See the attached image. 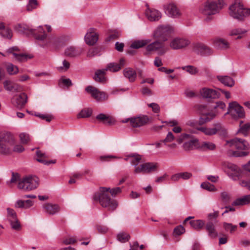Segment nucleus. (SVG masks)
I'll use <instances>...</instances> for the list:
<instances>
[{
  "mask_svg": "<svg viewBox=\"0 0 250 250\" xmlns=\"http://www.w3.org/2000/svg\"><path fill=\"white\" fill-rule=\"evenodd\" d=\"M146 15L150 21H157L161 18V13L156 9H148L146 11Z\"/></svg>",
  "mask_w": 250,
  "mask_h": 250,
  "instance_id": "obj_32",
  "label": "nucleus"
},
{
  "mask_svg": "<svg viewBox=\"0 0 250 250\" xmlns=\"http://www.w3.org/2000/svg\"><path fill=\"white\" fill-rule=\"evenodd\" d=\"M201 187L209 191H215L217 190L214 185L210 184L208 182L202 183L201 185Z\"/></svg>",
  "mask_w": 250,
  "mask_h": 250,
  "instance_id": "obj_50",
  "label": "nucleus"
},
{
  "mask_svg": "<svg viewBox=\"0 0 250 250\" xmlns=\"http://www.w3.org/2000/svg\"><path fill=\"white\" fill-rule=\"evenodd\" d=\"M149 107H151L152 111L156 113H158L160 111V106L156 103H153L147 104Z\"/></svg>",
  "mask_w": 250,
  "mask_h": 250,
  "instance_id": "obj_61",
  "label": "nucleus"
},
{
  "mask_svg": "<svg viewBox=\"0 0 250 250\" xmlns=\"http://www.w3.org/2000/svg\"><path fill=\"white\" fill-rule=\"evenodd\" d=\"M21 142L23 144H27L30 141V136L26 133H21L19 135Z\"/></svg>",
  "mask_w": 250,
  "mask_h": 250,
  "instance_id": "obj_52",
  "label": "nucleus"
},
{
  "mask_svg": "<svg viewBox=\"0 0 250 250\" xmlns=\"http://www.w3.org/2000/svg\"><path fill=\"white\" fill-rule=\"evenodd\" d=\"M3 85L5 89L10 91H19L21 89L19 85L13 83L9 81H5L4 82Z\"/></svg>",
  "mask_w": 250,
  "mask_h": 250,
  "instance_id": "obj_39",
  "label": "nucleus"
},
{
  "mask_svg": "<svg viewBox=\"0 0 250 250\" xmlns=\"http://www.w3.org/2000/svg\"><path fill=\"white\" fill-rule=\"evenodd\" d=\"M14 143V138L10 132H0V154H9L11 151V146Z\"/></svg>",
  "mask_w": 250,
  "mask_h": 250,
  "instance_id": "obj_4",
  "label": "nucleus"
},
{
  "mask_svg": "<svg viewBox=\"0 0 250 250\" xmlns=\"http://www.w3.org/2000/svg\"><path fill=\"white\" fill-rule=\"evenodd\" d=\"M150 42L149 40L135 41L132 43L130 47L132 48L138 49L147 44Z\"/></svg>",
  "mask_w": 250,
  "mask_h": 250,
  "instance_id": "obj_41",
  "label": "nucleus"
},
{
  "mask_svg": "<svg viewBox=\"0 0 250 250\" xmlns=\"http://www.w3.org/2000/svg\"><path fill=\"white\" fill-rule=\"evenodd\" d=\"M124 75L127 78L130 82H134L136 78V72L131 68H126L124 70Z\"/></svg>",
  "mask_w": 250,
  "mask_h": 250,
  "instance_id": "obj_35",
  "label": "nucleus"
},
{
  "mask_svg": "<svg viewBox=\"0 0 250 250\" xmlns=\"http://www.w3.org/2000/svg\"><path fill=\"white\" fill-rule=\"evenodd\" d=\"M250 203V195L244 196L237 198L232 203V206H243Z\"/></svg>",
  "mask_w": 250,
  "mask_h": 250,
  "instance_id": "obj_34",
  "label": "nucleus"
},
{
  "mask_svg": "<svg viewBox=\"0 0 250 250\" xmlns=\"http://www.w3.org/2000/svg\"><path fill=\"white\" fill-rule=\"evenodd\" d=\"M226 107V105L225 103L222 101H219L216 103L215 105L213 107V108L214 110H216L219 108L223 111L225 109Z\"/></svg>",
  "mask_w": 250,
  "mask_h": 250,
  "instance_id": "obj_62",
  "label": "nucleus"
},
{
  "mask_svg": "<svg viewBox=\"0 0 250 250\" xmlns=\"http://www.w3.org/2000/svg\"><path fill=\"white\" fill-rule=\"evenodd\" d=\"M110 188H101L100 191L95 194L93 199L95 201H98L100 205L104 208H108V210H113L118 206L116 201L111 200L107 193Z\"/></svg>",
  "mask_w": 250,
  "mask_h": 250,
  "instance_id": "obj_1",
  "label": "nucleus"
},
{
  "mask_svg": "<svg viewBox=\"0 0 250 250\" xmlns=\"http://www.w3.org/2000/svg\"><path fill=\"white\" fill-rule=\"evenodd\" d=\"M229 10L230 15L240 21H243L250 15V8L244 7L243 3L238 0L230 6Z\"/></svg>",
  "mask_w": 250,
  "mask_h": 250,
  "instance_id": "obj_2",
  "label": "nucleus"
},
{
  "mask_svg": "<svg viewBox=\"0 0 250 250\" xmlns=\"http://www.w3.org/2000/svg\"><path fill=\"white\" fill-rule=\"evenodd\" d=\"M185 232V229L181 225H179L177 227H176L174 229L173 231V234L175 235H180L184 233Z\"/></svg>",
  "mask_w": 250,
  "mask_h": 250,
  "instance_id": "obj_53",
  "label": "nucleus"
},
{
  "mask_svg": "<svg viewBox=\"0 0 250 250\" xmlns=\"http://www.w3.org/2000/svg\"><path fill=\"white\" fill-rule=\"evenodd\" d=\"M207 107L205 105H201L199 106V110L200 113L203 115L199 120L200 125L204 124L212 120L216 116V114L207 111Z\"/></svg>",
  "mask_w": 250,
  "mask_h": 250,
  "instance_id": "obj_14",
  "label": "nucleus"
},
{
  "mask_svg": "<svg viewBox=\"0 0 250 250\" xmlns=\"http://www.w3.org/2000/svg\"><path fill=\"white\" fill-rule=\"evenodd\" d=\"M173 31L172 27L169 25L159 26L153 33V37L156 39H159L162 42L167 41V37Z\"/></svg>",
  "mask_w": 250,
  "mask_h": 250,
  "instance_id": "obj_7",
  "label": "nucleus"
},
{
  "mask_svg": "<svg viewBox=\"0 0 250 250\" xmlns=\"http://www.w3.org/2000/svg\"><path fill=\"white\" fill-rule=\"evenodd\" d=\"M7 219L10 223L11 229L16 231H20L21 229V226L19 220L17 213L12 208H7Z\"/></svg>",
  "mask_w": 250,
  "mask_h": 250,
  "instance_id": "obj_9",
  "label": "nucleus"
},
{
  "mask_svg": "<svg viewBox=\"0 0 250 250\" xmlns=\"http://www.w3.org/2000/svg\"><path fill=\"white\" fill-rule=\"evenodd\" d=\"M85 90L87 93L90 94L91 96L97 101L103 102L108 99V95L105 92L101 91L91 85L87 86Z\"/></svg>",
  "mask_w": 250,
  "mask_h": 250,
  "instance_id": "obj_10",
  "label": "nucleus"
},
{
  "mask_svg": "<svg viewBox=\"0 0 250 250\" xmlns=\"http://www.w3.org/2000/svg\"><path fill=\"white\" fill-rule=\"evenodd\" d=\"M227 143L232 148L237 149L247 150L249 148L248 142L241 139L234 138L229 141H227Z\"/></svg>",
  "mask_w": 250,
  "mask_h": 250,
  "instance_id": "obj_16",
  "label": "nucleus"
},
{
  "mask_svg": "<svg viewBox=\"0 0 250 250\" xmlns=\"http://www.w3.org/2000/svg\"><path fill=\"white\" fill-rule=\"evenodd\" d=\"M190 42L188 39L177 38L171 41L170 46L173 49H180L186 47L189 44Z\"/></svg>",
  "mask_w": 250,
  "mask_h": 250,
  "instance_id": "obj_17",
  "label": "nucleus"
},
{
  "mask_svg": "<svg viewBox=\"0 0 250 250\" xmlns=\"http://www.w3.org/2000/svg\"><path fill=\"white\" fill-rule=\"evenodd\" d=\"M175 139V137L173 134V133L171 132H169L166 138L164 140H163V142L164 143V145H166L167 143H169L172 142L174 139Z\"/></svg>",
  "mask_w": 250,
  "mask_h": 250,
  "instance_id": "obj_59",
  "label": "nucleus"
},
{
  "mask_svg": "<svg viewBox=\"0 0 250 250\" xmlns=\"http://www.w3.org/2000/svg\"><path fill=\"white\" fill-rule=\"evenodd\" d=\"M35 116L45 120L47 122H50L53 119V116L49 114H36Z\"/></svg>",
  "mask_w": 250,
  "mask_h": 250,
  "instance_id": "obj_57",
  "label": "nucleus"
},
{
  "mask_svg": "<svg viewBox=\"0 0 250 250\" xmlns=\"http://www.w3.org/2000/svg\"><path fill=\"white\" fill-rule=\"evenodd\" d=\"M92 113V110L90 108L83 109L77 115L78 118H84L89 117Z\"/></svg>",
  "mask_w": 250,
  "mask_h": 250,
  "instance_id": "obj_43",
  "label": "nucleus"
},
{
  "mask_svg": "<svg viewBox=\"0 0 250 250\" xmlns=\"http://www.w3.org/2000/svg\"><path fill=\"white\" fill-rule=\"evenodd\" d=\"M65 43L64 37L62 36L55 37H50L48 38L46 44L51 45L55 48H58Z\"/></svg>",
  "mask_w": 250,
  "mask_h": 250,
  "instance_id": "obj_23",
  "label": "nucleus"
},
{
  "mask_svg": "<svg viewBox=\"0 0 250 250\" xmlns=\"http://www.w3.org/2000/svg\"><path fill=\"white\" fill-rule=\"evenodd\" d=\"M98 39V35L93 28L90 29L84 37L86 43L89 45H93L96 43Z\"/></svg>",
  "mask_w": 250,
  "mask_h": 250,
  "instance_id": "obj_22",
  "label": "nucleus"
},
{
  "mask_svg": "<svg viewBox=\"0 0 250 250\" xmlns=\"http://www.w3.org/2000/svg\"><path fill=\"white\" fill-rule=\"evenodd\" d=\"M96 119L102 122L103 124L108 125H112L114 124L115 120L110 116L101 113L97 115Z\"/></svg>",
  "mask_w": 250,
  "mask_h": 250,
  "instance_id": "obj_31",
  "label": "nucleus"
},
{
  "mask_svg": "<svg viewBox=\"0 0 250 250\" xmlns=\"http://www.w3.org/2000/svg\"><path fill=\"white\" fill-rule=\"evenodd\" d=\"M44 211L48 214L53 215L60 211L58 205L46 203L42 206Z\"/></svg>",
  "mask_w": 250,
  "mask_h": 250,
  "instance_id": "obj_30",
  "label": "nucleus"
},
{
  "mask_svg": "<svg viewBox=\"0 0 250 250\" xmlns=\"http://www.w3.org/2000/svg\"><path fill=\"white\" fill-rule=\"evenodd\" d=\"M227 167L229 169L228 171L229 176L233 180H238L241 175L240 169L235 165L231 163H228Z\"/></svg>",
  "mask_w": 250,
  "mask_h": 250,
  "instance_id": "obj_21",
  "label": "nucleus"
},
{
  "mask_svg": "<svg viewBox=\"0 0 250 250\" xmlns=\"http://www.w3.org/2000/svg\"><path fill=\"white\" fill-rule=\"evenodd\" d=\"M36 155L37 157L36 160L44 165H49L51 164H55L56 163V160H55L50 161L46 160V159L48 157V155L39 150L36 151Z\"/></svg>",
  "mask_w": 250,
  "mask_h": 250,
  "instance_id": "obj_27",
  "label": "nucleus"
},
{
  "mask_svg": "<svg viewBox=\"0 0 250 250\" xmlns=\"http://www.w3.org/2000/svg\"><path fill=\"white\" fill-rule=\"evenodd\" d=\"M39 185V179L35 176H26L19 180L18 188L24 191L36 189Z\"/></svg>",
  "mask_w": 250,
  "mask_h": 250,
  "instance_id": "obj_5",
  "label": "nucleus"
},
{
  "mask_svg": "<svg viewBox=\"0 0 250 250\" xmlns=\"http://www.w3.org/2000/svg\"><path fill=\"white\" fill-rule=\"evenodd\" d=\"M157 166L152 163H146L136 167L134 172L136 174L140 173H148L156 170Z\"/></svg>",
  "mask_w": 250,
  "mask_h": 250,
  "instance_id": "obj_15",
  "label": "nucleus"
},
{
  "mask_svg": "<svg viewBox=\"0 0 250 250\" xmlns=\"http://www.w3.org/2000/svg\"><path fill=\"white\" fill-rule=\"evenodd\" d=\"M200 94L204 98L217 99L220 97V93L216 90L204 87L200 90Z\"/></svg>",
  "mask_w": 250,
  "mask_h": 250,
  "instance_id": "obj_20",
  "label": "nucleus"
},
{
  "mask_svg": "<svg viewBox=\"0 0 250 250\" xmlns=\"http://www.w3.org/2000/svg\"><path fill=\"white\" fill-rule=\"evenodd\" d=\"M83 51L82 48H76L74 46H69L66 48L65 54L69 57H75L80 55Z\"/></svg>",
  "mask_w": 250,
  "mask_h": 250,
  "instance_id": "obj_29",
  "label": "nucleus"
},
{
  "mask_svg": "<svg viewBox=\"0 0 250 250\" xmlns=\"http://www.w3.org/2000/svg\"><path fill=\"white\" fill-rule=\"evenodd\" d=\"M213 128H207L205 127H201L198 128V130H200L204 133L207 135H212L217 133L218 131L223 130V126L222 125L217 123L213 125Z\"/></svg>",
  "mask_w": 250,
  "mask_h": 250,
  "instance_id": "obj_19",
  "label": "nucleus"
},
{
  "mask_svg": "<svg viewBox=\"0 0 250 250\" xmlns=\"http://www.w3.org/2000/svg\"><path fill=\"white\" fill-rule=\"evenodd\" d=\"M105 69H99L95 72L94 79L95 81L103 83L105 81V75L106 73Z\"/></svg>",
  "mask_w": 250,
  "mask_h": 250,
  "instance_id": "obj_37",
  "label": "nucleus"
},
{
  "mask_svg": "<svg viewBox=\"0 0 250 250\" xmlns=\"http://www.w3.org/2000/svg\"><path fill=\"white\" fill-rule=\"evenodd\" d=\"M201 147L204 150H213L215 148V145L209 142H204L201 145Z\"/></svg>",
  "mask_w": 250,
  "mask_h": 250,
  "instance_id": "obj_48",
  "label": "nucleus"
},
{
  "mask_svg": "<svg viewBox=\"0 0 250 250\" xmlns=\"http://www.w3.org/2000/svg\"><path fill=\"white\" fill-rule=\"evenodd\" d=\"M205 228L208 235L210 237L215 238L218 236V232L216 230L215 225L212 222H208L206 224Z\"/></svg>",
  "mask_w": 250,
  "mask_h": 250,
  "instance_id": "obj_33",
  "label": "nucleus"
},
{
  "mask_svg": "<svg viewBox=\"0 0 250 250\" xmlns=\"http://www.w3.org/2000/svg\"><path fill=\"white\" fill-rule=\"evenodd\" d=\"M223 226L225 229L227 230H229L230 232L234 231L236 229V226L233 225L230 223H224Z\"/></svg>",
  "mask_w": 250,
  "mask_h": 250,
  "instance_id": "obj_58",
  "label": "nucleus"
},
{
  "mask_svg": "<svg viewBox=\"0 0 250 250\" xmlns=\"http://www.w3.org/2000/svg\"><path fill=\"white\" fill-rule=\"evenodd\" d=\"M193 51L203 56H208L212 53V50L208 46L202 42H195L192 44Z\"/></svg>",
  "mask_w": 250,
  "mask_h": 250,
  "instance_id": "obj_12",
  "label": "nucleus"
},
{
  "mask_svg": "<svg viewBox=\"0 0 250 250\" xmlns=\"http://www.w3.org/2000/svg\"><path fill=\"white\" fill-rule=\"evenodd\" d=\"M191 227L197 230H200L204 227L205 223L202 220H195L189 222Z\"/></svg>",
  "mask_w": 250,
  "mask_h": 250,
  "instance_id": "obj_40",
  "label": "nucleus"
},
{
  "mask_svg": "<svg viewBox=\"0 0 250 250\" xmlns=\"http://www.w3.org/2000/svg\"><path fill=\"white\" fill-rule=\"evenodd\" d=\"M165 13L170 17H177L181 15V13L176 5L173 3H169L165 5Z\"/></svg>",
  "mask_w": 250,
  "mask_h": 250,
  "instance_id": "obj_24",
  "label": "nucleus"
},
{
  "mask_svg": "<svg viewBox=\"0 0 250 250\" xmlns=\"http://www.w3.org/2000/svg\"><path fill=\"white\" fill-rule=\"evenodd\" d=\"M188 139H190V140L185 142L183 146V148L186 151L192 149L196 147L198 140L197 139H191V136L187 133L181 134L177 139V142L179 144H181L184 141Z\"/></svg>",
  "mask_w": 250,
  "mask_h": 250,
  "instance_id": "obj_8",
  "label": "nucleus"
},
{
  "mask_svg": "<svg viewBox=\"0 0 250 250\" xmlns=\"http://www.w3.org/2000/svg\"><path fill=\"white\" fill-rule=\"evenodd\" d=\"M247 31L245 29L235 28L229 31V35L231 36H236L245 34Z\"/></svg>",
  "mask_w": 250,
  "mask_h": 250,
  "instance_id": "obj_49",
  "label": "nucleus"
},
{
  "mask_svg": "<svg viewBox=\"0 0 250 250\" xmlns=\"http://www.w3.org/2000/svg\"><path fill=\"white\" fill-rule=\"evenodd\" d=\"M146 50L149 53L158 51V54L161 55L165 53L167 49L165 46L163 42L156 41L147 45L146 47Z\"/></svg>",
  "mask_w": 250,
  "mask_h": 250,
  "instance_id": "obj_11",
  "label": "nucleus"
},
{
  "mask_svg": "<svg viewBox=\"0 0 250 250\" xmlns=\"http://www.w3.org/2000/svg\"><path fill=\"white\" fill-rule=\"evenodd\" d=\"M27 102V96L24 93L14 96L11 99L12 105L18 109H21L24 107Z\"/></svg>",
  "mask_w": 250,
  "mask_h": 250,
  "instance_id": "obj_13",
  "label": "nucleus"
},
{
  "mask_svg": "<svg viewBox=\"0 0 250 250\" xmlns=\"http://www.w3.org/2000/svg\"><path fill=\"white\" fill-rule=\"evenodd\" d=\"M125 60L123 58L120 60L119 63L111 62L108 63L106 68H104L105 70L109 71L112 72H115L119 71L122 67L125 65Z\"/></svg>",
  "mask_w": 250,
  "mask_h": 250,
  "instance_id": "obj_25",
  "label": "nucleus"
},
{
  "mask_svg": "<svg viewBox=\"0 0 250 250\" xmlns=\"http://www.w3.org/2000/svg\"><path fill=\"white\" fill-rule=\"evenodd\" d=\"M6 71L9 75H16L19 72L18 67L11 63L6 65Z\"/></svg>",
  "mask_w": 250,
  "mask_h": 250,
  "instance_id": "obj_45",
  "label": "nucleus"
},
{
  "mask_svg": "<svg viewBox=\"0 0 250 250\" xmlns=\"http://www.w3.org/2000/svg\"><path fill=\"white\" fill-rule=\"evenodd\" d=\"M0 35L4 38L9 39H11L13 36L12 30L9 28H5L3 30L0 31Z\"/></svg>",
  "mask_w": 250,
  "mask_h": 250,
  "instance_id": "obj_51",
  "label": "nucleus"
},
{
  "mask_svg": "<svg viewBox=\"0 0 250 250\" xmlns=\"http://www.w3.org/2000/svg\"><path fill=\"white\" fill-rule=\"evenodd\" d=\"M216 47L222 50H226L229 48V43L225 39H217L214 42Z\"/></svg>",
  "mask_w": 250,
  "mask_h": 250,
  "instance_id": "obj_38",
  "label": "nucleus"
},
{
  "mask_svg": "<svg viewBox=\"0 0 250 250\" xmlns=\"http://www.w3.org/2000/svg\"><path fill=\"white\" fill-rule=\"evenodd\" d=\"M229 114L234 120L243 118L245 116V112L243 107L235 101L229 104L228 111L225 115Z\"/></svg>",
  "mask_w": 250,
  "mask_h": 250,
  "instance_id": "obj_6",
  "label": "nucleus"
},
{
  "mask_svg": "<svg viewBox=\"0 0 250 250\" xmlns=\"http://www.w3.org/2000/svg\"><path fill=\"white\" fill-rule=\"evenodd\" d=\"M149 118L146 115L130 118V125L133 127H139L147 124Z\"/></svg>",
  "mask_w": 250,
  "mask_h": 250,
  "instance_id": "obj_18",
  "label": "nucleus"
},
{
  "mask_svg": "<svg viewBox=\"0 0 250 250\" xmlns=\"http://www.w3.org/2000/svg\"><path fill=\"white\" fill-rule=\"evenodd\" d=\"M62 64L63 66H59L57 67V69L59 71H66L70 67V63L65 60H63L62 62Z\"/></svg>",
  "mask_w": 250,
  "mask_h": 250,
  "instance_id": "obj_54",
  "label": "nucleus"
},
{
  "mask_svg": "<svg viewBox=\"0 0 250 250\" xmlns=\"http://www.w3.org/2000/svg\"><path fill=\"white\" fill-rule=\"evenodd\" d=\"M217 79L225 85L229 87H232L234 84V80L231 77L228 76H217Z\"/></svg>",
  "mask_w": 250,
  "mask_h": 250,
  "instance_id": "obj_36",
  "label": "nucleus"
},
{
  "mask_svg": "<svg viewBox=\"0 0 250 250\" xmlns=\"http://www.w3.org/2000/svg\"><path fill=\"white\" fill-rule=\"evenodd\" d=\"M183 69L186 70L187 72L192 75L196 74L198 72L197 69L191 65H188L183 68Z\"/></svg>",
  "mask_w": 250,
  "mask_h": 250,
  "instance_id": "obj_56",
  "label": "nucleus"
},
{
  "mask_svg": "<svg viewBox=\"0 0 250 250\" xmlns=\"http://www.w3.org/2000/svg\"><path fill=\"white\" fill-rule=\"evenodd\" d=\"M111 194V195L113 197H115L116 195L120 193L122 191V188L119 187H117L115 188H113L108 190Z\"/></svg>",
  "mask_w": 250,
  "mask_h": 250,
  "instance_id": "obj_64",
  "label": "nucleus"
},
{
  "mask_svg": "<svg viewBox=\"0 0 250 250\" xmlns=\"http://www.w3.org/2000/svg\"><path fill=\"white\" fill-rule=\"evenodd\" d=\"M14 28L16 31L23 34L29 35L34 32L33 29L24 23L17 24L14 26Z\"/></svg>",
  "mask_w": 250,
  "mask_h": 250,
  "instance_id": "obj_26",
  "label": "nucleus"
},
{
  "mask_svg": "<svg viewBox=\"0 0 250 250\" xmlns=\"http://www.w3.org/2000/svg\"><path fill=\"white\" fill-rule=\"evenodd\" d=\"M131 159L130 162L132 166H134L135 167H137V165L140 163L142 160V156L137 154H130Z\"/></svg>",
  "mask_w": 250,
  "mask_h": 250,
  "instance_id": "obj_44",
  "label": "nucleus"
},
{
  "mask_svg": "<svg viewBox=\"0 0 250 250\" xmlns=\"http://www.w3.org/2000/svg\"><path fill=\"white\" fill-rule=\"evenodd\" d=\"M98 53V51L97 48H92L89 49L87 52V57L89 58H92L97 55Z\"/></svg>",
  "mask_w": 250,
  "mask_h": 250,
  "instance_id": "obj_60",
  "label": "nucleus"
},
{
  "mask_svg": "<svg viewBox=\"0 0 250 250\" xmlns=\"http://www.w3.org/2000/svg\"><path fill=\"white\" fill-rule=\"evenodd\" d=\"M223 6V0H208L200 7V11L204 15L210 16L219 12Z\"/></svg>",
  "mask_w": 250,
  "mask_h": 250,
  "instance_id": "obj_3",
  "label": "nucleus"
},
{
  "mask_svg": "<svg viewBox=\"0 0 250 250\" xmlns=\"http://www.w3.org/2000/svg\"><path fill=\"white\" fill-rule=\"evenodd\" d=\"M13 56L17 61L20 62H25L27 61L28 59L31 58V57H29L28 55L23 53H14Z\"/></svg>",
  "mask_w": 250,
  "mask_h": 250,
  "instance_id": "obj_46",
  "label": "nucleus"
},
{
  "mask_svg": "<svg viewBox=\"0 0 250 250\" xmlns=\"http://www.w3.org/2000/svg\"><path fill=\"white\" fill-rule=\"evenodd\" d=\"M33 33H31L34 38L39 41H44L47 39V34L45 33L42 26H39L37 29H34Z\"/></svg>",
  "mask_w": 250,
  "mask_h": 250,
  "instance_id": "obj_28",
  "label": "nucleus"
},
{
  "mask_svg": "<svg viewBox=\"0 0 250 250\" xmlns=\"http://www.w3.org/2000/svg\"><path fill=\"white\" fill-rule=\"evenodd\" d=\"M221 197L222 201L226 203L229 202V201L230 200V195L228 193H227L225 191L221 192Z\"/></svg>",
  "mask_w": 250,
  "mask_h": 250,
  "instance_id": "obj_63",
  "label": "nucleus"
},
{
  "mask_svg": "<svg viewBox=\"0 0 250 250\" xmlns=\"http://www.w3.org/2000/svg\"><path fill=\"white\" fill-rule=\"evenodd\" d=\"M38 2L37 0H30L27 6V10L31 11L33 9L36 8Z\"/></svg>",
  "mask_w": 250,
  "mask_h": 250,
  "instance_id": "obj_55",
  "label": "nucleus"
},
{
  "mask_svg": "<svg viewBox=\"0 0 250 250\" xmlns=\"http://www.w3.org/2000/svg\"><path fill=\"white\" fill-rule=\"evenodd\" d=\"M130 235L124 232L119 233L117 236V240L121 243L127 242L130 239Z\"/></svg>",
  "mask_w": 250,
  "mask_h": 250,
  "instance_id": "obj_47",
  "label": "nucleus"
},
{
  "mask_svg": "<svg viewBox=\"0 0 250 250\" xmlns=\"http://www.w3.org/2000/svg\"><path fill=\"white\" fill-rule=\"evenodd\" d=\"M243 121H241L240 123V128L238 130V133H241L244 136H247L250 130V123L243 124Z\"/></svg>",
  "mask_w": 250,
  "mask_h": 250,
  "instance_id": "obj_42",
  "label": "nucleus"
}]
</instances>
